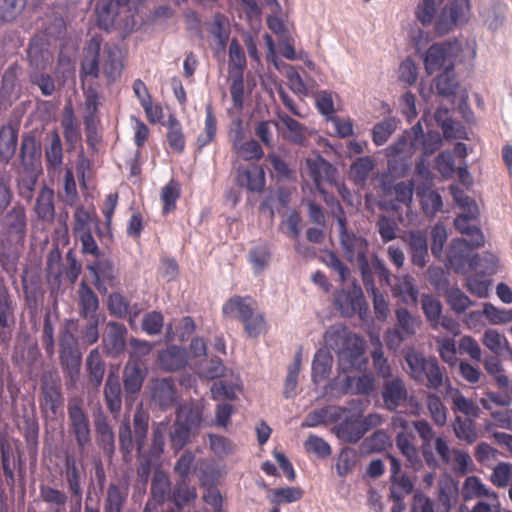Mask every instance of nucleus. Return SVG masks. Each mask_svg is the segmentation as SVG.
Segmentation results:
<instances>
[{
  "mask_svg": "<svg viewBox=\"0 0 512 512\" xmlns=\"http://www.w3.org/2000/svg\"><path fill=\"white\" fill-rule=\"evenodd\" d=\"M326 344L338 355L339 366L344 372L366 367L364 340L342 326L330 327L324 335Z\"/></svg>",
  "mask_w": 512,
  "mask_h": 512,
  "instance_id": "obj_1",
  "label": "nucleus"
},
{
  "mask_svg": "<svg viewBox=\"0 0 512 512\" xmlns=\"http://www.w3.org/2000/svg\"><path fill=\"white\" fill-rule=\"evenodd\" d=\"M410 377L417 383L425 385L430 390H439L442 386H451L445 368L440 367L434 357H425L413 349L405 354Z\"/></svg>",
  "mask_w": 512,
  "mask_h": 512,
  "instance_id": "obj_2",
  "label": "nucleus"
},
{
  "mask_svg": "<svg viewBox=\"0 0 512 512\" xmlns=\"http://www.w3.org/2000/svg\"><path fill=\"white\" fill-rule=\"evenodd\" d=\"M326 202L331 206L335 207L336 211L334 215L337 219V223L340 230V243L346 259L349 262L357 261V264L364 262L366 266L368 242L362 237L358 236L353 232L347 230V220L345 213L339 201L334 197L331 200L326 199Z\"/></svg>",
  "mask_w": 512,
  "mask_h": 512,
  "instance_id": "obj_3",
  "label": "nucleus"
},
{
  "mask_svg": "<svg viewBox=\"0 0 512 512\" xmlns=\"http://www.w3.org/2000/svg\"><path fill=\"white\" fill-rule=\"evenodd\" d=\"M391 425L393 429H401V431H413L412 428H414L422 440L420 452L425 460V463L431 469H437L439 467V460L437 459L432 448L434 431L427 421L417 420L410 422L407 420L404 414L397 413L392 417Z\"/></svg>",
  "mask_w": 512,
  "mask_h": 512,
  "instance_id": "obj_4",
  "label": "nucleus"
},
{
  "mask_svg": "<svg viewBox=\"0 0 512 512\" xmlns=\"http://www.w3.org/2000/svg\"><path fill=\"white\" fill-rule=\"evenodd\" d=\"M459 51L460 46L456 41H444L431 45L424 57L426 72L431 75L440 69H453Z\"/></svg>",
  "mask_w": 512,
  "mask_h": 512,
  "instance_id": "obj_5",
  "label": "nucleus"
},
{
  "mask_svg": "<svg viewBox=\"0 0 512 512\" xmlns=\"http://www.w3.org/2000/svg\"><path fill=\"white\" fill-rule=\"evenodd\" d=\"M455 201L462 208H467L466 214L458 215L454 221L455 228L461 233L471 237L473 246L481 247L484 236L478 226L472 223L478 215V208L474 200L468 196L454 194Z\"/></svg>",
  "mask_w": 512,
  "mask_h": 512,
  "instance_id": "obj_6",
  "label": "nucleus"
},
{
  "mask_svg": "<svg viewBox=\"0 0 512 512\" xmlns=\"http://www.w3.org/2000/svg\"><path fill=\"white\" fill-rule=\"evenodd\" d=\"M28 219L26 208L15 203L0 221V234L10 242H23L27 235Z\"/></svg>",
  "mask_w": 512,
  "mask_h": 512,
  "instance_id": "obj_7",
  "label": "nucleus"
},
{
  "mask_svg": "<svg viewBox=\"0 0 512 512\" xmlns=\"http://www.w3.org/2000/svg\"><path fill=\"white\" fill-rule=\"evenodd\" d=\"M40 408L45 414L54 417L62 408L64 398L61 391L60 378L56 373L46 371L41 377Z\"/></svg>",
  "mask_w": 512,
  "mask_h": 512,
  "instance_id": "obj_8",
  "label": "nucleus"
},
{
  "mask_svg": "<svg viewBox=\"0 0 512 512\" xmlns=\"http://www.w3.org/2000/svg\"><path fill=\"white\" fill-rule=\"evenodd\" d=\"M69 429L73 434L79 450L83 451L91 441L89 417L84 411L80 399H71L68 402Z\"/></svg>",
  "mask_w": 512,
  "mask_h": 512,
  "instance_id": "obj_9",
  "label": "nucleus"
},
{
  "mask_svg": "<svg viewBox=\"0 0 512 512\" xmlns=\"http://www.w3.org/2000/svg\"><path fill=\"white\" fill-rule=\"evenodd\" d=\"M472 242L465 239H453L448 247L447 261L456 273L477 270V254L473 255Z\"/></svg>",
  "mask_w": 512,
  "mask_h": 512,
  "instance_id": "obj_10",
  "label": "nucleus"
},
{
  "mask_svg": "<svg viewBox=\"0 0 512 512\" xmlns=\"http://www.w3.org/2000/svg\"><path fill=\"white\" fill-rule=\"evenodd\" d=\"M88 271L93 275V284L100 294H106L109 288L117 287L119 271L113 261L107 257H100L87 265Z\"/></svg>",
  "mask_w": 512,
  "mask_h": 512,
  "instance_id": "obj_11",
  "label": "nucleus"
},
{
  "mask_svg": "<svg viewBox=\"0 0 512 512\" xmlns=\"http://www.w3.org/2000/svg\"><path fill=\"white\" fill-rule=\"evenodd\" d=\"M469 11L467 0H452L446 4L435 21V32L438 35L449 33L454 26L466 21Z\"/></svg>",
  "mask_w": 512,
  "mask_h": 512,
  "instance_id": "obj_12",
  "label": "nucleus"
},
{
  "mask_svg": "<svg viewBox=\"0 0 512 512\" xmlns=\"http://www.w3.org/2000/svg\"><path fill=\"white\" fill-rule=\"evenodd\" d=\"M336 308L344 317L359 314L362 318L367 312V303L360 286L354 285L352 290H340L334 298Z\"/></svg>",
  "mask_w": 512,
  "mask_h": 512,
  "instance_id": "obj_13",
  "label": "nucleus"
},
{
  "mask_svg": "<svg viewBox=\"0 0 512 512\" xmlns=\"http://www.w3.org/2000/svg\"><path fill=\"white\" fill-rule=\"evenodd\" d=\"M101 62V39L98 37L91 38L84 49V57L80 67V79L84 84L85 80L90 77L96 79L100 72Z\"/></svg>",
  "mask_w": 512,
  "mask_h": 512,
  "instance_id": "obj_14",
  "label": "nucleus"
},
{
  "mask_svg": "<svg viewBox=\"0 0 512 512\" xmlns=\"http://www.w3.org/2000/svg\"><path fill=\"white\" fill-rule=\"evenodd\" d=\"M126 334L127 329L124 324L114 321L108 322L102 340L106 353L111 356L120 355L125 349Z\"/></svg>",
  "mask_w": 512,
  "mask_h": 512,
  "instance_id": "obj_15",
  "label": "nucleus"
},
{
  "mask_svg": "<svg viewBox=\"0 0 512 512\" xmlns=\"http://www.w3.org/2000/svg\"><path fill=\"white\" fill-rule=\"evenodd\" d=\"M125 6V2L120 0H97L95 13L98 27L106 31L113 28L120 9Z\"/></svg>",
  "mask_w": 512,
  "mask_h": 512,
  "instance_id": "obj_16",
  "label": "nucleus"
},
{
  "mask_svg": "<svg viewBox=\"0 0 512 512\" xmlns=\"http://www.w3.org/2000/svg\"><path fill=\"white\" fill-rule=\"evenodd\" d=\"M381 394L385 408L395 411L406 401L408 391L402 379L394 378L384 383Z\"/></svg>",
  "mask_w": 512,
  "mask_h": 512,
  "instance_id": "obj_17",
  "label": "nucleus"
},
{
  "mask_svg": "<svg viewBox=\"0 0 512 512\" xmlns=\"http://www.w3.org/2000/svg\"><path fill=\"white\" fill-rule=\"evenodd\" d=\"M415 435L413 431H399L396 436V446L406 458V465L414 470L422 467L420 452L415 446Z\"/></svg>",
  "mask_w": 512,
  "mask_h": 512,
  "instance_id": "obj_18",
  "label": "nucleus"
},
{
  "mask_svg": "<svg viewBox=\"0 0 512 512\" xmlns=\"http://www.w3.org/2000/svg\"><path fill=\"white\" fill-rule=\"evenodd\" d=\"M256 307L257 303L251 296L235 295L223 304L222 314L224 317L242 321Z\"/></svg>",
  "mask_w": 512,
  "mask_h": 512,
  "instance_id": "obj_19",
  "label": "nucleus"
},
{
  "mask_svg": "<svg viewBox=\"0 0 512 512\" xmlns=\"http://www.w3.org/2000/svg\"><path fill=\"white\" fill-rule=\"evenodd\" d=\"M394 298H397L406 305H415L418 301V290L409 275L393 276L389 285Z\"/></svg>",
  "mask_w": 512,
  "mask_h": 512,
  "instance_id": "obj_20",
  "label": "nucleus"
},
{
  "mask_svg": "<svg viewBox=\"0 0 512 512\" xmlns=\"http://www.w3.org/2000/svg\"><path fill=\"white\" fill-rule=\"evenodd\" d=\"M186 349L170 345L158 353V364L165 371H178L187 364Z\"/></svg>",
  "mask_w": 512,
  "mask_h": 512,
  "instance_id": "obj_21",
  "label": "nucleus"
},
{
  "mask_svg": "<svg viewBox=\"0 0 512 512\" xmlns=\"http://www.w3.org/2000/svg\"><path fill=\"white\" fill-rule=\"evenodd\" d=\"M34 212L37 215L39 221L44 223H53L55 219V202H54V191L43 186L36 198L34 205Z\"/></svg>",
  "mask_w": 512,
  "mask_h": 512,
  "instance_id": "obj_22",
  "label": "nucleus"
},
{
  "mask_svg": "<svg viewBox=\"0 0 512 512\" xmlns=\"http://www.w3.org/2000/svg\"><path fill=\"white\" fill-rule=\"evenodd\" d=\"M41 145L32 135H25L20 146L21 164L26 170H35L40 165Z\"/></svg>",
  "mask_w": 512,
  "mask_h": 512,
  "instance_id": "obj_23",
  "label": "nucleus"
},
{
  "mask_svg": "<svg viewBox=\"0 0 512 512\" xmlns=\"http://www.w3.org/2000/svg\"><path fill=\"white\" fill-rule=\"evenodd\" d=\"M79 315L82 318L97 317L96 312L99 309V299L93 289L82 280L77 291Z\"/></svg>",
  "mask_w": 512,
  "mask_h": 512,
  "instance_id": "obj_24",
  "label": "nucleus"
},
{
  "mask_svg": "<svg viewBox=\"0 0 512 512\" xmlns=\"http://www.w3.org/2000/svg\"><path fill=\"white\" fill-rule=\"evenodd\" d=\"M336 436L347 443H357L365 435L360 416L352 415L335 426Z\"/></svg>",
  "mask_w": 512,
  "mask_h": 512,
  "instance_id": "obj_25",
  "label": "nucleus"
},
{
  "mask_svg": "<svg viewBox=\"0 0 512 512\" xmlns=\"http://www.w3.org/2000/svg\"><path fill=\"white\" fill-rule=\"evenodd\" d=\"M237 184L251 192H262L265 186V172L262 167L238 169Z\"/></svg>",
  "mask_w": 512,
  "mask_h": 512,
  "instance_id": "obj_26",
  "label": "nucleus"
},
{
  "mask_svg": "<svg viewBox=\"0 0 512 512\" xmlns=\"http://www.w3.org/2000/svg\"><path fill=\"white\" fill-rule=\"evenodd\" d=\"M153 399L162 407L174 405L176 401V386L172 377L156 379L152 384Z\"/></svg>",
  "mask_w": 512,
  "mask_h": 512,
  "instance_id": "obj_27",
  "label": "nucleus"
},
{
  "mask_svg": "<svg viewBox=\"0 0 512 512\" xmlns=\"http://www.w3.org/2000/svg\"><path fill=\"white\" fill-rule=\"evenodd\" d=\"M307 175L313 181L316 188L321 190V185L324 181H329L333 176V167L323 157L317 156L315 158L306 159Z\"/></svg>",
  "mask_w": 512,
  "mask_h": 512,
  "instance_id": "obj_28",
  "label": "nucleus"
},
{
  "mask_svg": "<svg viewBox=\"0 0 512 512\" xmlns=\"http://www.w3.org/2000/svg\"><path fill=\"white\" fill-rule=\"evenodd\" d=\"M435 120L443 131V136L446 139H466L467 132L465 127L449 116L448 109L439 108L435 112Z\"/></svg>",
  "mask_w": 512,
  "mask_h": 512,
  "instance_id": "obj_29",
  "label": "nucleus"
},
{
  "mask_svg": "<svg viewBox=\"0 0 512 512\" xmlns=\"http://www.w3.org/2000/svg\"><path fill=\"white\" fill-rule=\"evenodd\" d=\"M49 142L45 146V161L47 171L54 172L63 164V147L59 133L54 130L48 136Z\"/></svg>",
  "mask_w": 512,
  "mask_h": 512,
  "instance_id": "obj_30",
  "label": "nucleus"
},
{
  "mask_svg": "<svg viewBox=\"0 0 512 512\" xmlns=\"http://www.w3.org/2000/svg\"><path fill=\"white\" fill-rule=\"evenodd\" d=\"M128 493L127 483H110L104 502V512H122Z\"/></svg>",
  "mask_w": 512,
  "mask_h": 512,
  "instance_id": "obj_31",
  "label": "nucleus"
},
{
  "mask_svg": "<svg viewBox=\"0 0 512 512\" xmlns=\"http://www.w3.org/2000/svg\"><path fill=\"white\" fill-rule=\"evenodd\" d=\"M18 143V130L12 125L0 128V161L7 164L14 157Z\"/></svg>",
  "mask_w": 512,
  "mask_h": 512,
  "instance_id": "obj_32",
  "label": "nucleus"
},
{
  "mask_svg": "<svg viewBox=\"0 0 512 512\" xmlns=\"http://www.w3.org/2000/svg\"><path fill=\"white\" fill-rule=\"evenodd\" d=\"M416 194L420 198V203L423 212L427 216H434L443 206L442 197L436 191L432 189V185H417Z\"/></svg>",
  "mask_w": 512,
  "mask_h": 512,
  "instance_id": "obj_33",
  "label": "nucleus"
},
{
  "mask_svg": "<svg viewBox=\"0 0 512 512\" xmlns=\"http://www.w3.org/2000/svg\"><path fill=\"white\" fill-rule=\"evenodd\" d=\"M343 389L348 394L368 396L375 390V378L371 372L361 376H347Z\"/></svg>",
  "mask_w": 512,
  "mask_h": 512,
  "instance_id": "obj_34",
  "label": "nucleus"
},
{
  "mask_svg": "<svg viewBox=\"0 0 512 512\" xmlns=\"http://www.w3.org/2000/svg\"><path fill=\"white\" fill-rule=\"evenodd\" d=\"M102 69L109 81H114L121 75L123 62L121 59V51L117 46H105Z\"/></svg>",
  "mask_w": 512,
  "mask_h": 512,
  "instance_id": "obj_35",
  "label": "nucleus"
},
{
  "mask_svg": "<svg viewBox=\"0 0 512 512\" xmlns=\"http://www.w3.org/2000/svg\"><path fill=\"white\" fill-rule=\"evenodd\" d=\"M411 261L414 265L424 267L427 263L428 245L426 235L422 231H412L408 237Z\"/></svg>",
  "mask_w": 512,
  "mask_h": 512,
  "instance_id": "obj_36",
  "label": "nucleus"
},
{
  "mask_svg": "<svg viewBox=\"0 0 512 512\" xmlns=\"http://www.w3.org/2000/svg\"><path fill=\"white\" fill-rule=\"evenodd\" d=\"M165 126L167 128L166 140L169 148L178 154L183 153L186 146V138L182 124L176 116L169 115Z\"/></svg>",
  "mask_w": 512,
  "mask_h": 512,
  "instance_id": "obj_37",
  "label": "nucleus"
},
{
  "mask_svg": "<svg viewBox=\"0 0 512 512\" xmlns=\"http://www.w3.org/2000/svg\"><path fill=\"white\" fill-rule=\"evenodd\" d=\"M104 398L108 410L118 415L122 408V389L118 377L113 374H110L106 380Z\"/></svg>",
  "mask_w": 512,
  "mask_h": 512,
  "instance_id": "obj_38",
  "label": "nucleus"
},
{
  "mask_svg": "<svg viewBox=\"0 0 512 512\" xmlns=\"http://www.w3.org/2000/svg\"><path fill=\"white\" fill-rule=\"evenodd\" d=\"M97 443L103 450L106 457L111 459L115 452L114 432L106 418H99L95 421Z\"/></svg>",
  "mask_w": 512,
  "mask_h": 512,
  "instance_id": "obj_39",
  "label": "nucleus"
},
{
  "mask_svg": "<svg viewBox=\"0 0 512 512\" xmlns=\"http://www.w3.org/2000/svg\"><path fill=\"white\" fill-rule=\"evenodd\" d=\"M144 371L135 361H129L124 369L123 383L127 396L137 394L144 381Z\"/></svg>",
  "mask_w": 512,
  "mask_h": 512,
  "instance_id": "obj_40",
  "label": "nucleus"
},
{
  "mask_svg": "<svg viewBox=\"0 0 512 512\" xmlns=\"http://www.w3.org/2000/svg\"><path fill=\"white\" fill-rule=\"evenodd\" d=\"M477 417L455 416L453 430L456 437L467 444L474 443L478 438L475 419Z\"/></svg>",
  "mask_w": 512,
  "mask_h": 512,
  "instance_id": "obj_41",
  "label": "nucleus"
},
{
  "mask_svg": "<svg viewBox=\"0 0 512 512\" xmlns=\"http://www.w3.org/2000/svg\"><path fill=\"white\" fill-rule=\"evenodd\" d=\"M61 126L63 128V135L66 144L71 149H74L76 144L81 140V132L71 107L65 108Z\"/></svg>",
  "mask_w": 512,
  "mask_h": 512,
  "instance_id": "obj_42",
  "label": "nucleus"
},
{
  "mask_svg": "<svg viewBox=\"0 0 512 512\" xmlns=\"http://www.w3.org/2000/svg\"><path fill=\"white\" fill-rule=\"evenodd\" d=\"M375 161L371 156L358 157L350 166V178L358 185L364 186L375 169Z\"/></svg>",
  "mask_w": 512,
  "mask_h": 512,
  "instance_id": "obj_43",
  "label": "nucleus"
},
{
  "mask_svg": "<svg viewBox=\"0 0 512 512\" xmlns=\"http://www.w3.org/2000/svg\"><path fill=\"white\" fill-rule=\"evenodd\" d=\"M272 259V254L269 245L258 244L253 246L248 253V261L252 266L253 272L256 275L261 274L268 268Z\"/></svg>",
  "mask_w": 512,
  "mask_h": 512,
  "instance_id": "obj_44",
  "label": "nucleus"
},
{
  "mask_svg": "<svg viewBox=\"0 0 512 512\" xmlns=\"http://www.w3.org/2000/svg\"><path fill=\"white\" fill-rule=\"evenodd\" d=\"M60 362L72 383L79 378L81 354L79 349H59Z\"/></svg>",
  "mask_w": 512,
  "mask_h": 512,
  "instance_id": "obj_45",
  "label": "nucleus"
},
{
  "mask_svg": "<svg viewBox=\"0 0 512 512\" xmlns=\"http://www.w3.org/2000/svg\"><path fill=\"white\" fill-rule=\"evenodd\" d=\"M150 490L156 504H163L171 493V482L168 475L161 470L156 471L151 481Z\"/></svg>",
  "mask_w": 512,
  "mask_h": 512,
  "instance_id": "obj_46",
  "label": "nucleus"
},
{
  "mask_svg": "<svg viewBox=\"0 0 512 512\" xmlns=\"http://www.w3.org/2000/svg\"><path fill=\"white\" fill-rule=\"evenodd\" d=\"M14 305L6 287H0V339H4V329L14 324Z\"/></svg>",
  "mask_w": 512,
  "mask_h": 512,
  "instance_id": "obj_47",
  "label": "nucleus"
},
{
  "mask_svg": "<svg viewBox=\"0 0 512 512\" xmlns=\"http://www.w3.org/2000/svg\"><path fill=\"white\" fill-rule=\"evenodd\" d=\"M333 358L329 352L318 350L312 362V379L315 383H320L326 379L332 369Z\"/></svg>",
  "mask_w": 512,
  "mask_h": 512,
  "instance_id": "obj_48",
  "label": "nucleus"
},
{
  "mask_svg": "<svg viewBox=\"0 0 512 512\" xmlns=\"http://www.w3.org/2000/svg\"><path fill=\"white\" fill-rule=\"evenodd\" d=\"M206 117L203 131L198 135L196 144L198 151L213 142L217 133V119L214 115L212 105L208 104L205 109Z\"/></svg>",
  "mask_w": 512,
  "mask_h": 512,
  "instance_id": "obj_49",
  "label": "nucleus"
},
{
  "mask_svg": "<svg viewBox=\"0 0 512 512\" xmlns=\"http://www.w3.org/2000/svg\"><path fill=\"white\" fill-rule=\"evenodd\" d=\"M86 370L95 387H99L105 374V363L99 350L93 349L86 358Z\"/></svg>",
  "mask_w": 512,
  "mask_h": 512,
  "instance_id": "obj_50",
  "label": "nucleus"
},
{
  "mask_svg": "<svg viewBox=\"0 0 512 512\" xmlns=\"http://www.w3.org/2000/svg\"><path fill=\"white\" fill-rule=\"evenodd\" d=\"M161 201L163 203L162 214L167 215L176 209L177 200L181 196L180 184L171 179L161 189Z\"/></svg>",
  "mask_w": 512,
  "mask_h": 512,
  "instance_id": "obj_51",
  "label": "nucleus"
},
{
  "mask_svg": "<svg viewBox=\"0 0 512 512\" xmlns=\"http://www.w3.org/2000/svg\"><path fill=\"white\" fill-rule=\"evenodd\" d=\"M197 497L196 488L190 487L185 480L176 483L171 493V501L178 508H184L189 503L193 502Z\"/></svg>",
  "mask_w": 512,
  "mask_h": 512,
  "instance_id": "obj_52",
  "label": "nucleus"
},
{
  "mask_svg": "<svg viewBox=\"0 0 512 512\" xmlns=\"http://www.w3.org/2000/svg\"><path fill=\"white\" fill-rule=\"evenodd\" d=\"M452 410L455 415L458 413L464 417H478L479 407L473 399L466 398L459 390H455L452 395Z\"/></svg>",
  "mask_w": 512,
  "mask_h": 512,
  "instance_id": "obj_53",
  "label": "nucleus"
},
{
  "mask_svg": "<svg viewBox=\"0 0 512 512\" xmlns=\"http://www.w3.org/2000/svg\"><path fill=\"white\" fill-rule=\"evenodd\" d=\"M358 461V453L354 448H343L336 460V472L340 477H346L350 474Z\"/></svg>",
  "mask_w": 512,
  "mask_h": 512,
  "instance_id": "obj_54",
  "label": "nucleus"
},
{
  "mask_svg": "<svg viewBox=\"0 0 512 512\" xmlns=\"http://www.w3.org/2000/svg\"><path fill=\"white\" fill-rule=\"evenodd\" d=\"M398 121L394 117H389L374 125L372 129V140L375 145L385 144L390 136L397 129Z\"/></svg>",
  "mask_w": 512,
  "mask_h": 512,
  "instance_id": "obj_55",
  "label": "nucleus"
},
{
  "mask_svg": "<svg viewBox=\"0 0 512 512\" xmlns=\"http://www.w3.org/2000/svg\"><path fill=\"white\" fill-rule=\"evenodd\" d=\"M64 266L62 254L58 247H54L47 255L46 274L49 281L60 283L63 276Z\"/></svg>",
  "mask_w": 512,
  "mask_h": 512,
  "instance_id": "obj_56",
  "label": "nucleus"
},
{
  "mask_svg": "<svg viewBox=\"0 0 512 512\" xmlns=\"http://www.w3.org/2000/svg\"><path fill=\"white\" fill-rule=\"evenodd\" d=\"M229 73L230 75H243L246 67L245 53L237 39H232L229 45Z\"/></svg>",
  "mask_w": 512,
  "mask_h": 512,
  "instance_id": "obj_57",
  "label": "nucleus"
},
{
  "mask_svg": "<svg viewBox=\"0 0 512 512\" xmlns=\"http://www.w3.org/2000/svg\"><path fill=\"white\" fill-rule=\"evenodd\" d=\"M278 118L288 131V140L294 144L302 145L306 140L304 126L285 113H279Z\"/></svg>",
  "mask_w": 512,
  "mask_h": 512,
  "instance_id": "obj_58",
  "label": "nucleus"
},
{
  "mask_svg": "<svg viewBox=\"0 0 512 512\" xmlns=\"http://www.w3.org/2000/svg\"><path fill=\"white\" fill-rule=\"evenodd\" d=\"M240 322L243 324L246 334L252 338L258 337L266 329L264 314L257 307Z\"/></svg>",
  "mask_w": 512,
  "mask_h": 512,
  "instance_id": "obj_59",
  "label": "nucleus"
},
{
  "mask_svg": "<svg viewBox=\"0 0 512 512\" xmlns=\"http://www.w3.org/2000/svg\"><path fill=\"white\" fill-rule=\"evenodd\" d=\"M269 493L271 503L276 506L296 502L303 496V491L299 487L274 488Z\"/></svg>",
  "mask_w": 512,
  "mask_h": 512,
  "instance_id": "obj_60",
  "label": "nucleus"
},
{
  "mask_svg": "<svg viewBox=\"0 0 512 512\" xmlns=\"http://www.w3.org/2000/svg\"><path fill=\"white\" fill-rule=\"evenodd\" d=\"M233 151L245 161H258L264 155L261 145L254 139L242 141Z\"/></svg>",
  "mask_w": 512,
  "mask_h": 512,
  "instance_id": "obj_61",
  "label": "nucleus"
},
{
  "mask_svg": "<svg viewBox=\"0 0 512 512\" xmlns=\"http://www.w3.org/2000/svg\"><path fill=\"white\" fill-rule=\"evenodd\" d=\"M426 405L433 422L437 426H444L447 422V408L440 397L432 393L428 394L426 397Z\"/></svg>",
  "mask_w": 512,
  "mask_h": 512,
  "instance_id": "obj_62",
  "label": "nucleus"
},
{
  "mask_svg": "<svg viewBox=\"0 0 512 512\" xmlns=\"http://www.w3.org/2000/svg\"><path fill=\"white\" fill-rule=\"evenodd\" d=\"M444 0H422L416 8V18L422 25H430Z\"/></svg>",
  "mask_w": 512,
  "mask_h": 512,
  "instance_id": "obj_63",
  "label": "nucleus"
},
{
  "mask_svg": "<svg viewBox=\"0 0 512 512\" xmlns=\"http://www.w3.org/2000/svg\"><path fill=\"white\" fill-rule=\"evenodd\" d=\"M148 420L149 417L142 411H136L133 418L134 425V439L138 453H141L148 431Z\"/></svg>",
  "mask_w": 512,
  "mask_h": 512,
  "instance_id": "obj_64",
  "label": "nucleus"
}]
</instances>
